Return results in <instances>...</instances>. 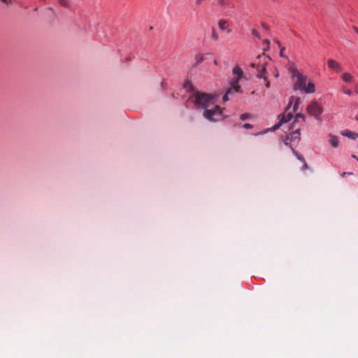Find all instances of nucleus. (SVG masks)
Here are the masks:
<instances>
[{
    "mask_svg": "<svg viewBox=\"0 0 358 358\" xmlns=\"http://www.w3.org/2000/svg\"><path fill=\"white\" fill-rule=\"evenodd\" d=\"M194 104L197 109L203 110V116L210 122H218L224 118L222 110L215 105V97L210 94L196 92L194 94Z\"/></svg>",
    "mask_w": 358,
    "mask_h": 358,
    "instance_id": "f257e3e1",
    "label": "nucleus"
},
{
    "mask_svg": "<svg viewBox=\"0 0 358 358\" xmlns=\"http://www.w3.org/2000/svg\"><path fill=\"white\" fill-rule=\"evenodd\" d=\"M271 61L270 57L264 54L259 55L256 59L250 64V66L255 69L257 71L256 76L258 78L263 79L265 82V86L267 88L270 87V82L268 80V72L266 67L269 64Z\"/></svg>",
    "mask_w": 358,
    "mask_h": 358,
    "instance_id": "f03ea898",
    "label": "nucleus"
},
{
    "mask_svg": "<svg viewBox=\"0 0 358 358\" xmlns=\"http://www.w3.org/2000/svg\"><path fill=\"white\" fill-rule=\"evenodd\" d=\"M289 71L292 75V78L294 79V89L295 90H304L308 94L315 92V85L313 83L309 82L306 85L308 80L306 76L302 75L295 68H290Z\"/></svg>",
    "mask_w": 358,
    "mask_h": 358,
    "instance_id": "7ed1b4c3",
    "label": "nucleus"
},
{
    "mask_svg": "<svg viewBox=\"0 0 358 358\" xmlns=\"http://www.w3.org/2000/svg\"><path fill=\"white\" fill-rule=\"evenodd\" d=\"M301 103V99L299 97L292 96L289 99V103L286 108L285 111L279 115V122L274 125V130L278 129L280 125L283 123L289 122L292 117V112L296 111L299 103Z\"/></svg>",
    "mask_w": 358,
    "mask_h": 358,
    "instance_id": "20e7f679",
    "label": "nucleus"
},
{
    "mask_svg": "<svg viewBox=\"0 0 358 358\" xmlns=\"http://www.w3.org/2000/svg\"><path fill=\"white\" fill-rule=\"evenodd\" d=\"M233 74L235 76L234 78L231 80V87L227 91L223 96V101L229 100L230 95L234 94L235 92H241V86L238 85L239 80L243 74V70L238 66L233 69Z\"/></svg>",
    "mask_w": 358,
    "mask_h": 358,
    "instance_id": "39448f33",
    "label": "nucleus"
},
{
    "mask_svg": "<svg viewBox=\"0 0 358 358\" xmlns=\"http://www.w3.org/2000/svg\"><path fill=\"white\" fill-rule=\"evenodd\" d=\"M307 112L309 115L317 117L322 113V108L317 101H312L307 107Z\"/></svg>",
    "mask_w": 358,
    "mask_h": 358,
    "instance_id": "423d86ee",
    "label": "nucleus"
},
{
    "mask_svg": "<svg viewBox=\"0 0 358 358\" xmlns=\"http://www.w3.org/2000/svg\"><path fill=\"white\" fill-rule=\"evenodd\" d=\"M327 64L329 69L336 73H340L343 70L340 64L334 59H329L327 61Z\"/></svg>",
    "mask_w": 358,
    "mask_h": 358,
    "instance_id": "0eeeda50",
    "label": "nucleus"
},
{
    "mask_svg": "<svg viewBox=\"0 0 358 358\" xmlns=\"http://www.w3.org/2000/svg\"><path fill=\"white\" fill-rule=\"evenodd\" d=\"M297 139L299 141L300 139V131L299 129H297L295 131L292 132V134H289L287 136L286 139L285 141V143L287 144V141H293Z\"/></svg>",
    "mask_w": 358,
    "mask_h": 358,
    "instance_id": "6e6552de",
    "label": "nucleus"
},
{
    "mask_svg": "<svg viewBox=\"0 0 358 358\" xmlns=\"http://www.w3.org/2000/svg\"><path fill=\"white\" fill-rule=\"evenodd\" d=\"M343 136H347L351 139H357L358 138V133H356V132H354V131H351L348 129H346V130H344V131H342L341 133Z\"/></svg>",
    "mask_w": 358,
    "mask_h": 358,
    "instance_id": "1a4fd4ad",
    "label": "nucleus"
},
{
    "mask_svg": "<svg viewBox=\"0 0 358 358\" xmlns=\"http://www.w3.org/2000/svg\"><path fill=\"white\" fill-rule=\"evenodd\" d=\"M329 143L333 148H337L339 144V139L337 136L330 134Z\"/></svg>",
    "mask_w": 358,
    "mask_h": 358,
    "instance_id": "9d476101",
    "label": "nucleus"
},
{
    "mask_svg": "<svg viewBox=\"0 0 358 358\" xmlns=\"http://www.w3.org/2000/svg\"><path fill=\"white\" fill-rule=\"evenodd\" d=\"M342 79L344 82L347 83H350L353 80V77L350 73H345L342 75Z\"/></svg>",
    "mask_w": 358,
    "mask_h": 358,
    "instance_id": "9b49d317",
    "label": "nucleus"
},
{
    "mask_svg": "<svg viewBox=\"0 0 358 358\" xmlns=\"http://www.w3.org/2000/svg\"><path fill=\"white\" fill-rule=\"evenodd\" d=\"M217 4L220 8H227L229 6V0H217Z\"/></svg>",
    "mask_w": 358,
    "mask_h": 358,
    "instance_id": "f8f14e48",
    "label": "nucleus"
},
{
    "mask_svg": "<svg viewBox=\"0 0 358 358\" xmlns=\"http://www.w3.org/2000/svg\"><path fill=\"white\" fill-rule=\"evenodd\" d=\"M218 26L221 30H225L228 27V22L226 20H220L218 22Z\"/></svg>",
    "mask_w": 358,
    "mask_h": 358,
    "instance_id": "ddd939ff",
    "label": "nucleus"
},
{
    "mask_svg": "<svg viewBox=\"0 0 358 358\" xmlns=\"http://www.w3.org/2000/svg\"><path fill=\"white\" fill-rule=\"evenodd\" d=\"M293 153L294 154V155L296 157V158L301 161L302 163H305V158L303 157L302 155H301L300 153H299L298 152L295 151L293 150Z\"/></svg>",
    "mask_w": 358,
    "mask_h": 358,
    "instance_id": "4468645a",
    "label": "nucleus"
},
{
    "mask_svg": "<svg viewBox=\"0 0 358 358\" xmlns=\"http://www.w3.org/2000/svg\"><path fill=\"white\" fill-rule=\"evenodd\" d=\"M196 65H198L203 62L204 57L203 55H196L195 56Z\"/></svg>",
    "mask_w": 358,
    "mask_h": 358,
    "instance_id": "2eb2a0df",
    "label": "nucleus"
},
{
    "mask_svg": "<svg viewBox=\"0 0 358 358\" xmlns=\"http://www.w3.org/2000/svg\"><path fill=\"white\" fill-rule=\"evenodd\" d=\"M59 4L64 8L69 7V0H58Z\"/></svg>",
    "mask_w": 358,
    "mask_h": 358,
    "instance_id": "dca6fc26",
    "label": "nucleus"
},
{
    "mask_svg": "<svg viewBox=\"0 0 358 358\" xmlns=\"http://www.w3.org/2000/svg\"><path fill=\"white\" fill-rule=\"evenodd\" d=\"M212 38L215 41H217L219 39L218 34L216 33L215 29L213 28L212 31Z\"/></svg>",
    "mask_w": 358,
    "mask_h": 358,
    "instance_id": "f3484780",
    "label": "nucleus"
},
{
    "mask_svg": "<svg viewBox=\"0 0 358 358\" xmlns=\"http://www.w3.org/2000/svg\"><path fill=\"white\" fill-rule=\"evenodd\" d=\"M250 117V115L248 113H243L240 116V119L242 120H245Z\"/></svg>",
    "mask_w": 358,
    "mask_h": 358,
    "instance_id": "a211bd4d",
    "label": "nucleus"
},
{
    "mask_svg": "<svg viewBox=\"0 0 358 358\" xmlns=\"http://www.w3.org/2000/svg\"><path fill=\"white\" fill-rule=\"evenodd\" d=\"M296 120L301 118L303 122L305 121V115L301 113H297L295 116Z\"/></svg>",
    "mask_w": 358,
    "mask_h": 358,
    "instance_id": "6ab92c4d",
    "label": "nucleus"
},
{
    "mask_svg": "<svg viewBox=\"0 0 358 358\" xmlns=\"http://www.w3.org/2000/svg\"><path fill=\"white\" fill-rule=\"evenodd\" d=\"M343 92H344L345 94H348V95H349V96L352 95V90H348V89H346L345 87H343Z\"/></svg>",
    "mask_w": 358,
    "mask_h": 358,
    "instance_id": "aec40b11",
    "label": "nucleus"
},
{
    "mask_svg": "<svg viewBox=\"0 0 358 358\" xmlns=\"http://www.w3.org/2000/svg\"><path fill=\"white\" fill-rule=\"evenodd\" d=\"M252 34L254 36H255L257 38H260V34L256 29H252Z\"/></svg>",
    "mask_w": 358,
    "mask_h": 358,
    "instance_id": "412c9836",
    "label": "nucleus"
},
{
    "mask_svg": "<svg viewBox=\"0 0 358 358\" xmlns=\"http://www.w3.org/2000/svg\"><path fill=\"white\" fill-rule=\"evenodd\" d=\"M243 127L246 129H250L253 127V126L251 124L245 123L243 125Z\"/></svg>",
    "mask_w": 358,
    "mask_h": 358,
    "instance_id": "4be33fe9",
    "label": "nucleus"
},
{
    "mask_svg": "<svg viewBox=\"0 0 358 358\" xmlns=\"http://www.w3.org/2000/svg\"><path fill=\"white\" fill-rule=\"evenodd\" d=\"M353 175V173L352 172H343L341 173V177H345V176H352Z\"/></svg>",
    "mask_w": 358,
    "mask_h": 358,
    "instance_id": "5701e85b",
    "label": "nucleus"
},
{
    "mask_svg": "<svg viewBox=\"0 0 358 358\" xmlns=\"http://www.w3.org/2000/svg\"><path fill=\"white\" fill-rule=\"evenodd\" d=\"M303 165L301 170L303 171L308 170L309 169V167H308V165L307 164L306 162L305 161V163H303Z\"/></svg>",
    "mask_w": 358,
    "mask_h": 358,
    "instance_id": "b1692460",
    "label": "nucleus"
},
{
    "mask_svg": "<svg viewBox=\"0 0 358 358\" xmlns=\"http://www.w3.org/2000/svg\"><path fill=\"white\" fill-rule=\"evenodd\" d=\"M206 0H195V5L196 6H199L201 5V3L205 1Z\"/></svg>",
    "mask_w": 358,
    "mask_h": 358,
    "instance_id": "393cba45",
    "label": "nucleus"
},
{
    "mask_svg": "<svg viewBox=\"0 0 358 358\" xmlns=\"http://www.w3.org/2000/svg\"><path fill=\"white\" fill-rule=\"evenodd\" d=\"M4 3L8 4L11 3V0H1Z\"/></svg>",
    "mask_w": 358,
    "mask_h": 358,
    "instance_id": "a878e982",
    "label": "nucleus"
},
{
    "mask_svg": "<svg viewBox=\"0 0 358 358\" xmlns=\"http://www.w3.org/2000/svg\"><path fill=\"white\" fill-rule=\"evenodd\" d=\"M355 92L356 94H358V85H356L355 86Z\"/></svg>",
    "mask_w": 358,
    "mask_h": 358,
    "instance_id": "bb28decb",
    "label": "nucleus"
},
{
    "mask_svg": "<svg viewBox=\"0 0 358 358\" xmlns=\"http://www.w3.org/2000/svg\"><path fill=\"white\" fill-rule=\"evenodd\" d=\"M274 76H275V78H278V77L279 76V74H278V71H276V72H275V73H274Z\"/></svg>",
    "mask_w": 358,
    "mask_h": 358,
    "instance_id": "cd10ccee",
    "label": "nucleus"
},
{
    "mask_svg": "<svg viewBox=\"0 0 358 358\" xmlns=\"http://www.w3.org/2000/svg\"><path fill=\"white\" fill-rule=\"evenodd\" d=\"M264 43L267 44V45H268L269 44V41L266 39V40L264 41Z\"/></svg>",
    "mask_w": 358,
    "mask_h": 358,
    "instance_id": "c85d7f7f",
    "label": "nucleus"
},
{
    "mask_svg": "<svg viewBox=\"0 0 358 358\" xmlns=\"http://www.w3.org/2000/svg\"><path fill=\"white\" fill-rule=\"evenodd\" d=\"M284 48H281V50H280V56L282 57V55H283V52L282 51L284 50Z\"/></svg>",
    "mask_w": 358,
    "mask_h": 358,
    "instance_id": "c756f323",
    "label": "nucleus"
},
{
    "mask_svg": "<svg viewBox=\"0 0 358 358\" xmlns=\"http://www.w3.org/2000/svg\"><path fill=\"white\" fill-rule=\"evenodd\" d=\"M352 158L356 159L357 160V158H358V157H357L356 155H352Z\"/></svg>",
    "mask_w": 358,
    "mask_h": 358,
    "instance_id": "7c9ffc66",
    "label": "nucleus"
},
{
    "mask_svg": "<svg viewBox=\"0 0 358 358\" xmlns=\"http://www.w3.org/2000/svg\"><path fill=\"white\" fill-rule=\"evenodd\" d=\"M354 29H355V31H356V33H357V34H358V28L355 27V28H354Z\"/></svg>",
    "mask_w": 358,
    "mask_h": 358,
    "instance_id": "2f4dec72",
    "label": "nucleus"
},
{
    "mask_svg": "<svg viewBox=\"0 0 358 358\" xmlns=\"http://www.w3.org/2000/svg\"><path fill=\"white\" fill-rule=\"evenodd\" d=\"M355 119L358 121V113L355 115Z\"/></svg>",
    "mask_w": 358,
    "mask_h": 358,
    "instance_id": "473e14b6",
    "label": "nucleus"
},
{
    "mask_svg": "<svg viewBox=\"0 0 358 358\" xmlns=\"http://www.w3.org/2000/svg\"><path fill=\"white\" fill-rule=\"evenodd\" d=\"M262 26H263L265 29H267V26H266V25L263 24Z\"/></svg>",
    "mask_w": 358,
    "mask_h": 358,
    "instance_id": "72a5a7b5",
    "label": "nucleus"
},
{
    "mask_svg": "<svg viewBox=\"0 0 358 358\" xmlns=\"http://www.w3.org/2000/svg\"><path fill=\"white\" fill-rule=\"evenodd\" d=\"M357 162H358V158H357Z\"/></svg>",
    "mask_w": 358,
    "mask_h": 358,
    "instance_id": "f704fd0d",
    "label": "nucleus"
}]
</instances>
